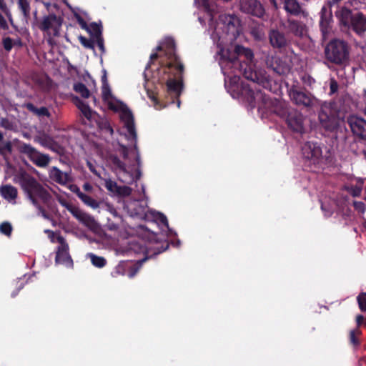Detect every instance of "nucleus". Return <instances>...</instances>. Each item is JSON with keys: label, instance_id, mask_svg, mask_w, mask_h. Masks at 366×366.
Instances as JSON below:
<instances>
[{"label": "nucleus", "instance_id": "obj_1", "mask_svg": "<svg viewBox=\"0 0 366 366\" xmlns=\"http://www.w3.org/2000/svg\"><path fill=\"white\" fill-rule=\"evenodd\" d=\"M102 95L109 108L119 113V117L123 124V134L130 142L128 147L119 144L118 152L122 156L124 161L117 157H113L112 162L120 179L124 183L131 184L141 177L139 169L141 162L137 147L134 118L126 105L114 97L107 83L102 86Z\"/></svg>", "mask_w": 366, "mask_h": 366}, {"label": "nucleus", "instance_id": "obj_2", "mask_svg": "<svg viewBox=\"0 0 366 366\" xmlns=\"http://www.w3.org/2000/svg\"><path fill=\"white\" fill-rule=\"evenodd\" d=\"M157 50L162 51V54H152L150 59L153 61L160 58V67L158 70L159 81L166 84L168 92L178 97L182 89L183 66L175 54L173 39L166 38L157 47Z\"/></svg>", "mask_w": 366, "mask_h": 366}, {"label": "nucleus", "instance_id": "obj_3", "mask_svg": "<svg viewBox=\"0 0 366 366\" xmlns=\"http://www.w3.org/2000/svg\"><path fill=\"white\" fill-rule=\"evenodd\" d=\"M29 198L32 204L38 209L39 214L49 219V216L40 205L39 202L50 207L51 196L49 192L41 187L34 178H28L25 186Z\"/></svg>", "mask_w": 366, "mask_h": 366}, {"label": "nucleus", "instance_id": "obj_4", "mask_svg": "<svg viewBox=\"0 0 366 366\" xmlns=\"http://www.w3.org/2000/svg\"><path fill=\"white\" fill-rule=\"evenodd\" d=\"M36 26L44 32L48 44L52 46L55 44L54 38L60 35L62 19L54 14H50L37 19Z\"/></svg>", "mask_w": 366, "mask_h": 366}, {"label": "nucleus", "instance_id": "obj_5", "mask_svg": "<svg viewBox=\"0 0 366 366\" xmlns=\"http://www.w3.org/2000/svg\"><path fill=\"white\" fill-rule=\"evenodd\" d=\"M325 55L327 59L333 63H343L348 56L347 44L338 39L332 41L325 49Z\"/></svg>", "mask_w": 366, "mask_h": 366}, {"label": "nucleus", "instance_id": "obj_6", "mask_svg": "<svg viewBox=\"0 0 366 366\" xmlns=\"http://www.w3.org/2000/svg\"><path fill=\"white\" fill-rule=\"evenodd\" d=\"M18 149L21 153L26 155L38 167H44L49 163L50 158L48 155L40 153L29 144L19 142Z\"/></svg>", "mask_w": 366, "mask_h": 366}, {"label": "nucleus", "instance_id": "obj_7", "mask_svg": "<svg viewBox=\"0 0 366 366\" xmlns=\"http://www.w3.org/2000/svg\"><path fill=\"white\" fill-rule=\"evenodd\" d=\"M56 241L59 244L56 255V263L61 264L71 267L73 265L72 259L69 254V246L62 236L58 235Z\"/></svg>", "mask_w": 366, "mask_h": 366}, {"label": "nucleus", "instance_id": "obj_8", "mask_svg": "<svg viewBox=\"0 0 366 366\" xmlns=\"http://www.w3.org/2000/svg\"><path fill=\"white\" fill-rule=\"evenodd\" d=\"M302 154L311 164H318L322 159V152L320 147L314 142H307L302 147Z\"/></svg>", "mask_w": 366, "mask_h": 366}, {"label": "nucleus", "instance_id": "obj_9", "mask_svg": "<svg viewBox=\"0 0 366 366\" xmlns=\"http://www.w3.org/2000/svg\"><path fill=\"white\" fill-rule=\"evenodd\" d=\"M347 123L353 134L366 140V120L357 115H351L347 118Z\"/></svg>", "mask_w": 366, "mask_h": 366}, {"label": "nucleus", "instance_id": "obj_10", "mask_svg": "<svg viewBox=\"0 0 366 366\" xmlns=\"http://www.w3.org/2000/svg\"><path fill=\"white\" fill-rule=\"evenodd\" d=\"M240 9L243 12L257 17H262L264 14L263 6L257 0H241Z\"/></svg>", "mask_w": 366, "mask_h": 366}, {"label": "nucleus", "instance_id": "obj_11", "mask_svg": "<svg viewBox=\"0 0 366 366\" xmlns=\"http://www.w3.org/2000/svg\"><path fill=\"white\" fill-rule=\"evenodd\" d=\"M304 117L298 112L292 110L289 112L287 117V123L289 127L298 133L305 132Z\"/></svg>", "mask_w": 366, "mask_h": 366}, {"label": "nucleus", "instance_id": "obj_12", "mask_svg": "<svg viewBox=\"0 0 366 366\" xmlns=\"http://www.w3.org/2000/svg\"><path fill=\"white\" fill-rule=\"evenodd\" d=\"M342 0H330L327 1V5H325L321 10V21H320V27L321 31L323 35L324 39L327 38V35L329 33L327 26L329 24V21L327 18H325L324 16L326 15L327 13L328 16H330L331 15V7L335 6L339 2L342 1Z\"/></svg>", "mask_w": 366, "mask_h": 366}, {"label": "nucleus", "instance_id": "obj_13", "mask_svg": "<svg viewBox=\"0 0 366 366\" xmlns=\"http://www.w3.org/2000/svg\"><path fill=\"white\" fill-rule=\"evenodd\" d=\"M267 64L269 67L272 68L274 71L280 75L285 74L290 71L289 65L282 61L277 56L268 57L267 59Z\"/></svg>", "mask_w": 366, "mask_h": 366}, {"label": "nucleus", "instance_id": "obj_14", "mask_svg": "<svg viewBox=\"0 0 366 366\" xmlns=\"http://www.w3.org/2000/svg\"><path fill=\"white\" fill-rule=\"evenodd\" d=\"M290 97L296 104L303 105L305 107H309L312 104V97L305 92L297 91L296 89H291L290 92Z\"/></svg>", "mask_w": 366, "mask_h": 366}, {"label": "nucleus", "instance_id": "obj_15", "mask_svg": "<svg viewBox=\"0 0 366 366\" xmlns=\"http://www.w3.org/2000/svg\"><path fill=\"white\" fill-rule=\"evenodd\" d=\"M349 27L357 34H361L366 31V17L361 12L354 13V16Z\"/></svg>", "mask_w": 366, "mask_h": 366}, {"label": "nucleus", "instance_id": "obj_16", "mask_svg": "<svg viewBox=\"0 0 366 366\" xmlns=\"http://www.w3.org/2000/svg\"><path fill=\"white\" fill-rule=\"evenodd\" d=\"M49 177L56 182L64 185L70 181L69 174L66 172H63L56 167H53L49 172Z\"/></svg>", "mask_w": 366, "mask_h": 366}, {"label": "nucleus", "instance_id": "obj_17", "mask_svg": "<svg viewBox=\"0 0 366 366\" xmlns=\"http://www.w3.org/2000/svg\"><path fill=\"white\" fill-rule=\"evenodd\" d=\"M335 14L341 24L346 26H350L354 16V14L352 13L350 9L342 6L339 10L336 11Z\"/></svg>", "mask_w": 366, "mask_h": 366}, {"label": "nucleus", "instance_id": "obj_18", "mask_svg": "<svg viewBox=\"0 0 366 366\" xmlns=\"http://www.w3.org/2000/svg\"><path fill=\"white\" fill-rule=\"evenodd\" d=\"M74 103L77 108L81 111L82 115L88 120L92 119L95 115V112L92 111L90 107L84 101L78 97L74 98Z\"/></svg>", "mask_w": 366, "mask_h": 366}, {"label": "nucleus", "instance_id": "obj_19", "mask_svg": "<svg viewBox=\"0 0 366 366\" xmlns=\"http://www.w3.org/2000/svg\"><path fill=\"white\" fill-rule=\"evenodd\" d=\"M271 44L274 47H282L286 44L285 36L278 31L273 30L269 34Z\"/></svg>", "mask_w": 366, "mask_h": 366}, {"label": "nucleus", "instance_id": "obj_20", "mask_svg": "<svg viewBox=\"0 0 366 366\" xmlns=\"http://www.w3.org/2000/svg\"><path fill=\"white\" fill-rule=\"evenodd\" d=\"M76 192L78 197L87 206H89L93 209H97L99 207V202L97 200H95L94 199H93L92 197H91L90 196H89L86 194H84L79 189H76Z\"/></svg>", "mask_w": 366, "mask_h": 366}, {"label": "nucleus", "instance_id": "obj_21", "mask_svg": "<svg viewBox=\"0 0 366 366\" xmlns=\"http://www.w3.org/2000/svg\"><path fill=\"white\" fill-rule=\"evenodd\" d=\"M284 4L285 9L292 14H297L300 11V7L296 0H282Z\"/></svg>", "mask_w": 366, "mask_h": 366}, {"label": "nucleus", "instance_id": "obj_22", "mask_svg": "<svg viewBox=\"0 0 366 366\" xmlns=\"http://www.w3.org/2000/svg\"><path fill=\"white\" fill-rule=\"evenodd\" d=\"M2 196L9 200L14 199L17 196V190L12 186H4L1 188Z\"/></svg>", "mask_w": 366, "mask_h": 366}, {"label": "nucleus", "instance_id": "obj_23", "mask_svg": "<svg viewBox=\"0 0 366 366\" xmlns=\"http://www.w3.org/2000/svg\"><path fill=\"white\" fill-rule=\"evenodd\" d=\"M320 122L327 130H332L336 127L335 119L328 118L324 113L320 114Z\"/></svg>", "mask_w": 366, "mask_h": 366}, {"label": "nucleus", "instance_id": "obj_24", "mask_svg": "<svg viewBox=\"0 0 366 366\" xmlns=\"http://www.w3.org/2000/svg\"><path fill=\"white\" fill-rule=\"evenodd\" d=\"M362 332L359 328H355L350 332L349 339L350 342L355 347H357L360 345L359 337L361 335Z\"/></svg>", "mask_w": 366, "mask_h": 366}, {"label": "nucleus", "instance_id": "obj_25", "mask_svg": "<svg viewBox=\"0 0 366 366\" xmlns=\"http://www.w3.org/2000/svg\"><path fill=\"white\" fill-rule=\"evenodd\" d=\"M27 109L39 117H49V112L46 107L36 108L31 104L26 105Z\"/></svg>", "mask_w": 366, "mask_h": 366}, {"label": "nucleus", "instance_id": "obj_26", "mask_svg": "<svg viewBox=\"0 0 366 366\" xmlns=\"http://www.w3.org/2000/svg\"><path fill=\"white\" fill-rule=\"evenodd\" d=\"M88 257H89L92 264L97 267L102 268L105 266L107 263V260L99 256H97L92 253L88 254Z\"/></svg>", "mask_w": 366, "mask_h": 366}, {"label": "nucleus", "instance_id": "obj_27", "mask_svg": "<svg viewBox=\"0 0 366 366\" xmlns=\"http://www.w3.org/2000/svg\"><path fill=\"white\" fill-rule=\"evenodd\" d=\"M290 29L297 36H303L305 33L304 25L296 21H290Z\"/></svg>", "mask_w": 366, "mask_h": 366}, {"label": "nucleus", "instance_id": "obj_28", "mask_svg": "<svg viewBox=\"0 0 366 366\" xmlns=\"http://www.w3.org/2000/svg\"><path fill=\"white\" fill-rule=\"evenodd\" d=\"M86 31L91 34L93 39L102 36L101 26L96 23H92L90 25H88Z\"/></svg>", "mask_w": 366, "mask_h": 366}, {"label": "nucleus", "instance_id": "obj_29", "mask_svg": "<svg viewBox=\"0 0 366 366\" xmlns=\"http://www.w3.org/2000/svg\"><path fill=\"white\" fill-rule=\"evenodd\" d=\"M74 89L84 98H88L90 95L89 89L82 83L75 84L74 85Z\"/></svg>", "mask_w": 366, "mask_h": 366}, {"label": "nucleus", "instance_id": "obj_30", "mask_svg": "<svg viewBox=\"0 0 366 366\" xmlns=\"http://www.w3.org/2000/svg\"><path fill=\"white\" fill-rule=\"evenodd\" d=\"M362 184L363 181L362 179H358L355 187L352 186L350 187H347V189L352 194V196L357 197L361 194Z\"/></svg>", "mask_w": 366, "mask_h": 366}, {"label": "nucleus", "instance_id": "obj_31", "mask_svg": "<svg viewBox=\"0 0 366 366\" xmlns=\"http://www.w3.org/2000/svg\"><path fill=\"white\" fill-rule=\"evenodd\" d=\"M11 143L9 141H4V139L0 142V153L6 156L11 153Z\"/></svg>", "mask_w": 366, "mask_h": 366}, {"label": "nucleus", "instance_id": "obj_32", "mask_svg": "<svg viewBox=\"0 0 366 366\" xmlns=\"http://www.w3.org/2000/svg\"><path fill=\"white\" fill-rule=\"evenodd\" d=\"M18 4L24 16L28 17L30 14V6L27 0H18Z\"/></svg>", "mask_w": 366, "mask_h": 366}, {"label": "nucleus", "instance_id": "obj_33", "mask_svg": "<svg viewBox=\"0 0 366 366\" xmlns=\"http://www.w3.org/2000/svg\"><path fill=\"white\" fill-rule=\"evenodd\" d=\"M359 308L362 312H366V292H361L357 297Z\"/></svg>", "mask_w": 366, "mask_h": 366}, {"label": "nucleus", "instance_id": "obj_34", "mask_svg": "<svg viewBox=\"0 0 366 366\" xmlns=\"http://www.w3.org/2000/svg\"><path fill=\"white\" fill-rule=\"evenodd\" d=\"M1 126L6 129L11 130V131L16 130L17 129V127L15 124V123L12 121L7 119H3L1 121Z\"/></svg>", "mask_w": 366, "mask_h": 366}, {"label": "nucleus", "instance_id": "obj_35", "mask_svg": "<svg viewBox=\"0 0 366 366\" xmlns=\"http://www.w3.org/2000/svg\"><path fill=\"white\" fill-rule=\"evenodd\" d=\"M152 214L155 218V220L164 225L167 228L168 227V222L167 217L162 213L157 212H153Z\"/></svg>", "mask_w": 366, "mask_h": 366}, {"label": "nucleus", "instance_id": "obj_36", "mask_svg": "<svg viewBox=\"0 0 366 366\" xmlns=\"http://www.w3.org/2000/svg\"><path fill=\"white\" fill-rule=\"evenodd\" d=\"M104 186L109 191L117 194L119 186L115 182L109 179H106Z\"/></svg>", "mask_w": 366, "mask_h": 366}, {"label": "nucleus", "instance_id": "obj_37", "mask_svg": "<svg viewBox=\"0 0 366 366\" xmlns=\"http://www.w3.org/2000/svg\"><path fill=\"white\" fill-rule=\"evenodd\" d=\"M76 217L86 225H90V224L94 222V219L85 213H79L76 214Z\"/></svg>", "mask_w": 366, "mask_h": 366}, {"label": "nucleus", "instance_id": "obj_38", "mask_svg": "<svg viewBox=\"0 0 366 366\" xmlns=\"http://www.w3.org/2000/svg\"><path fill=\"white\" fill-rule=\"evenodd\" d=\"M11 230L12 227L8 222H4L0 225V232L6 236H10Z\"/></svg>", "mask_w": 366, "mask_h": 366}, {"label": "nucleus", "instance_id": "obj_39", "mask_svg": "<svg viewBox=\"0 0 366 366\" xmlns=\"http://www.w3.org/2000/svg\"><path fill=\"white\" fill-rule=\"evenodd\" d=\"M132 193V189L127 186H119L117 194L120 196H129Z\"/></svg>", "mask_w": 366, "mask_h": 366}, {"label": "nucleus", "instance_id": "obj_40", "mask_svg": "<svg viewBox=\"0 0 366 366\" xmlns=\"http://www.w3.org/2000/svg\"><path fill=\"white\" fill-rule=\"evenodd\" d=\"M79 41L81 42V44L86 48H88V49H93L94 48V41H93V39L91 40V39H88L84 36H79Z\"/></svg>", "mask_w": 366, "mask_h": 366}, {"label": "nucleus", "instance_id": "obj_41", "mask_svg": "<svg viewBox=\"0 0 366 366\" xmlns=\"http://www.w3.org/2000/svg\"><path fill=\"white\" fill-rule=\"evenodd\" d=\"M147 96L152 101L153 104H154V107L157 109H160L162 108V107L161 106H159V102L157 99V97H155V94L153 92H151V91H149L147 90Z\"/></svg>", "mask_w": 366, "mask_h": 366}, {"label": "nucleus", "instance_id": "obj_42", "mask_svg": "<svg viewBox=\"0 0 366 366\" xmlns=\"http://www.w3.org/2000/svg\"><path fill=\"white\" fill-rule=\"evenodd\" d=\"M0 10L9 19H11V14L8 9L4 0H0Z\"/></svg>", "mask_w": 366, "mask_h": 366}, {"label": "nucleus", "instance_id": "obj_43", "mask_svg": "<svg viewBox=\"0 0 366 366\" xmlns=\"http://www.w3.org/2000/svg\"><path fill=\"white\" fill-rule=\"evenodd\" d=\"M353 205H354V207L355 209L360 212V213H364L365 211V204L362 202H357V201H355L353 202Z\"/></svg>", "mask_w": 366, "mask_h": 366}, {"label": "nucleus", "instance_id": "obj_44", "mask_svg": "<svg viewBox=\"0 0 366 366\" xmlns=\"http://www.w3.org/2000/svg\"><path fill=\"white\" fill-rule=\"evenodd\" d=\"M3 45L6 50L10 51L11 49V48L13 47L14 43L11 38L7 37V38L4 39Z\"/></svg>", "mask_w": 366, "mask_h": 366}, {"label": "nucleus", "instance_id": "obj_45", "mask_svg": "<svg viewBox=\"0 0 366 366\" xmlns=\"http://www.w3.org/2000/svg\"><path fill=\"white\" fill-rule=\"evenodd\" d=\"M94 43L95 42L99 47V49L101 50L102 52H104V41L102 37V36L96 37L93 39Z\"/></svg>", "mask_w": 366, "mask_h": 366}, {"label": "nucleus", "instance_id": "obj_46", "mask_svg": "<svg viewBox=\"0 0 366 366\" xmlns=\"http://www.w3.org/2000/svg\"><path fill=\"white\" fill-rule=\"evenodd\" d=\"M74 16L76 19V20H77L78 23L79 24V25L81 26V27L83 29L86 30L87 29V26H88L86 22L78 14H74Z\"/></svg>", "mask_w": 366, "mask_h": 366}, {"label": "nucleus", "instance_id": "obj_47", "mask_svg": "<svg viewBox=\"0 0 366 366\" xmlns=\"http://www.w3.org/2000/svg\"><path fill=\"white\" fill-rule=\"evenodd\" d=\"M356 323L358 328L361 325H366V317H365L362 315H358L356 317Z\"/></svg>", "mask_w": 366, "mask_h": 366}, {"label": "nucleus", "instance_id": "obj_48", "mask_svg": "<svg viewBox=\"0 0 366 366\" xmlns=\"http://www.w3.org/2000/svg\"><path fill=\"white\" fill-rule=\"evenodd\" d=\"M146 259H143L140 261L138 262V266L136 267L134 271H132L129 274V277H133L136 273L137 272V271L139 270V269L140 268V267L142 266V264L145 262Z\"/></svg>", "mask_w": 366, "mask_h": 366}, {"label": "nucleus", "instance_id": "obj_49", "mask_svg": "<svg viewBox=\"0 0 366 366\" xmlns=\"http://www.w3.org/2000/svg\"><path fill=\"white\" fill-rule=\"evenodd\" d=\"M0 28L3 29H8V24L4 16L0 13Z\"/></svg>", "mask_w": 366, "mask_h": 366}, {"label": "nucleus", "instance_id": "obj_50", "mask_svg": "<svg viewBox=\"0 0 366 366\" xmlns=\"http://www.w3.org/2000/svg\"><path fill=\"white\" fill-rule=\"evenodd\" d=\"M330 91H331V93H335L337 91V89H338V84L337 83V81L334 79H331L330 81Z\"/></svg>", "mask_w": 366, "mask_h": 366}, {"label": "nucleus", "instance_id": "obj_51", "mask_svg": "<svg viewBox=\"0 0 366 366\" xmlns=\"http://www.w3.org/2000/svg\"><path fill=\"white\" fill-rule=\"evenodd\" d=\"M86 164H87V166H88V167H89V170H90L92 173L95 174L96 175H99V174H97V172L96 169H95V167H94V165L91 162L87 161Z\"/></svg>", "mask_w": 366, "mask_h": 366}, {"label": "nucleus", "instance_id": "obj_52", "mask_svg": "<svg viewBox=\"0 0 366 366\" xmlns=\"http://www.w3.org/2000/svg\"><path fill=\"white\" fill-rule=\"evenodd\" d=\"M146 212L145 208L144 207H140L137 211L134 212L135 215H142Z\"/></svg>", "mask_w": 366, "mask_h": 366}, {"label": "nucleus", "instance_id": "obj_53", "mask_svg": "<svg viewBox=\"0 0 366 366\" xmlns=\"http://www.w3.org/2000/svg\"><path fill=\"white\" fill-rule=\"evenodd\" d=\"M44 232H45V233L49 234V237L51 238V242H55V239H54V232H52V231H51V230H49V229H46V230L44 231Z\"/></svg>", "mask_w": 366, "mask_h": 366}, {"label": "nucleus", "instance_id": "obj_54", "mask_svg": "<svg viewBox=\"0 0 366 366\" xmlns=\"http://www.w3.org/2000/svg\"><path fill=\"white\" fill-rule=\"evenodd\" d=\"M84 189L85 190H86V191H91V190H92V187L91 186V184H89V183H85V184H84Z\"/></svg>", "mask_w": 366, "mask_h": 366}, {"label": "nucleus", "instance_id": "obj_55", "mask_svg": "<svg viewBox=\"0 0 366 366\" xmlns=\"http://www.w3.org/2000/svg\"><path fill=\"white\" fill-rule=\"evenodd\" d=\"M274 6L277 7V2L275 0H269Z\"/></svg>", "mask_w": 366, "mask_h": 366}, {"label": "nucleus", "instance_id": "obj_56", "mask_svg": "<svg viewBox=\"0 0 366 366\" xmlns=\"http://www.w3.org/2000/svg\"><path fill=\"white\" fill-rule=\"evenodd\" d=\"M364 98H365V114H366V92H365Z\"/></svg>", "mask_w": 366, "mask_h": 366}, {"label": "nucleus", "instance_id": "obj_57", "mask_svg": "<svg viewBox=\"0 0 366 366\" xmlns=\"http://www.w3.org/2000/svg\"><path fill=\"white\" fill-rule=\"evenodd\" d=\"M364 157L366 158V149L362 151Z\"/></svg>", "mask_w": 366, "mask_h": 366}, {"label": "nucleus", "instance_id": "obj_58", "mask_svg": "<svg viewBox=\"0 0 366 366\" xmlns=\"http://www.w3.org/2000/svg\"><path fill=\"white\" fill-rule=\"evenodd\" d=\"M199 21H200L201 23H202V21H203V20H202V19L201 17H199Z\"/></svg>", "mask_w": 366, "mask_h": 366}, {"label": "nucleus", "instance_id": "obj_59", "mask_svg": "<svg viewBox=\"0 0 366 366\" xmlns=\"http://www.w3.org/2000/svg\"><path fill=\"white\" fill-rule=\"evenodd\" d=\"M364 227L366 229V220L364 222Z\"/></svg>", "mask_w": 366, "mask_h": 366}, {"label": "nucleus", "instance_id": "obj_60", "mask_svg": "<svg viewBox=\"0 0 366 366\" xmlns=\"http://www.w3.org/2000/svg\"><path fill=\"white\" fill-rule=\"evenodd\" d=\"M322 209L324 210L325 209V207H324V205L322 204Z\"/></svg>", "mask_w": 366, "mask_h": 366}, {"label": "nucleus", "instance_id": "obj_61", "mask_svg": "<svg viewBox=\"0 0 366 366\" xmlns=\"http://www.w3.org/2000/svg\"><path fill=\"white\" fill-rule=\"evenodd\" d=\"M142 191H143V192H144V186H142Z\"/></svg>", "mask_w": 366, "mask_h": 366}, {"label": "nucleus", "instance_id": "obj_62", "mask_svg": "<svg viewBox=\"0 0 366 366\" xmlns=\"http://www.w3.org/2000/svg\"><path fill=\"white\" fill-rule=\"evenodd\" d=\"M16 294L12 293V296L14 297Z\"/></svg>", "mask_w": 366, "mask_h": 366}]
</instances>
